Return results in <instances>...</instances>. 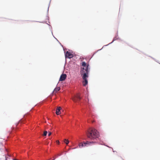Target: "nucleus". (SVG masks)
<instances>
[{"label":"nucleus","mask_w":160,"mask_h":160,"mask_svg":"<svg viewBox=\"0 0 160 160\" xmlns=\"http://www.w3.org/2000/svg\"><path fill=\"white\" fill-rule=\"evenodd\" d=\"M61 107H57L56 110V113L57 115H59L61 113L60 110L61 109Z\"/></svg>","instance_id":"obj_6"},{"label":"nucleus","mask_w":160,"mask_h":160,"mask_svg":"<svg viewBox=\"0 0 160 160\" xmlns=\"http://www.w3.org/2000/svg\"><path fill=\"white\" fill-rule=\"evenodd\" d=\"M60 89V88L59 87H57L55 88L54 91H53V92H57L59 91Z\"/></svg>","instance_id":"obj_8"},{"label":"nucleus","mask_w":160,"mask_h":160,"mask_svg":"<svg viewBox=\"0 0 160 160\" xmlns=\"http://www.w3.org/2000/svg\"><path fill=\"white\" fill-rule=\"evenodd\" d=\"M64 142L67 145L68 144L69 142V141L66 139H65Z\"/></svg>","instance_id":"obj_9"},{"label":"nucleus","mask_w":160,"mask_h":160,"mask_svg":"<svg viewBox=\"0 0 160 160\" xmlns=\"http://www.w3.org/2000/svg\"><path fill=\"white\" fill-rule=\"evenodd\" d=\"M82 66L84 67L81 69V74L82 75V78L83 79L82 82L83 85L86 86L88 83V81L87 78L88 77V73L89 71V69L88 68L89 65H87L86 63L83 62H82Z\"/></svg>","instance_id":"obj_1"},{"label":"nucleus","mask_w":160,"mask_h":160,"mask_svg":"<svg viewBox=\"0 0 160 160\" xmlns=\"http://www.w3.org/2000/svg\"><path fill=\"white\" fill-rule=\"evenodd\" d=\"M6 160H7V159H6Z\"/></svg>","instance_id":"obj_14"},{"label":"nucleus","mask_w":160,"mask_h":160,"mask_svg":"<svg viewBox=\"0 0 160 160\" xmlns=\"http://www.w3.org/2000/svg\"><path fill=\"white\" fill-rule=\"evenodd\" d=\"M81 99L79 94H77L72 98V100L75 102H76Z\"/></svg>","instance_id":"obj_3"},{"label":"nucleus","mask_w":160,"mask_h":160,"mask_svg":"<svg viewBox=\"0 0 160 160\" xmlns=\"http://www.w3.org/2000/svg\"><path fill=\"white\" fill-rule=\"evenodd\" d=\"M94 143V142L93 141H92V142L87 141L86 142H83L82 143V144H83V146H86V144H89L90 143Z\"/></svg>","instance_id":"obj_7"},{"label":"nucleus","mask_w":160,"mask_h":160,"mask_svg":"<svg viewBox=\"0 0 160 160\" xmlns=\"http://www.w3.org/2000/svg\"><path fill=\"white\" fill-rule=\"evenodd\" d=\"M87 137L93 140L98 137V132L94 128L89 129L87 132Z\"/></svg>","instance_id":"obj_2"},{"label":"nucleus","mask_w":160,"mask_h":160,"mask_svg":"<svg viewBox=\"0 0 160 160\" xmlns=\"http://www.w3.org/2000/svg\"><path fill=\"white\" fill-rule=\"evenodd\" d=\"M56 142H57V143H58V144H59V141H58V140L57 141H56Z\"/></svg>","instance_id":"obj_13"},{"label":"nucleus","mask_w":160,"mask_h":160,"mask_svg":"<svg viewBox=\"0 0 160 160\" xmlns=\"http://www.w3.org/2000/svg\"><path fill=\"white\" fill-rule=\"evenodd\" d=\"M51 134H52V133L51 132H49L48 134V136H50V135H51Z\"/></svg>","instance_id":"obj_12"},{"label":"nucleus","mask_w":160,"mask_h":160,"mask_svg":"<svg viewBox=\"0 0 160 160\" xmlns=\"http://www.w3.org/2000/svg\"><path fill=\"white\" fill-rule=\"evenodd\" d=\"M79 148H81L83 147V144L82 143L80 142L79 144Z\"/></svg>","instance_id":"obj_10"},{"label":"nucleus","mask_w":160,"mask_h":160,"mask_svg":"<svg viewBox=\"0 0 160 160\" xmlns=\"http://www.w3.org/2000/svg\"><path fill=\"white\" fill-rule=\"evenodd\" d=\"M47 133V131H45L44 132L43 135L44 136H46Z\"/></svg>","instance_id":"obj_11"},{"label":"nucleus","mask_w":160,"mask_h":160,"mask_svg":"<svg viewBox=\"0 0 160 160\" xmlns=\"http://www.w3.org/2000/svg\"><path fill=\"white\" fill-rule=\"evenodd\" d=\"M67 77V75L65 74H62L60 77L59 81H64Z\"/></svg>","instance_id":"obj_4"},{"label":"nucleus","mask_w":160,"mask_h":160,"mask_svg":"<svg viewBox=\"0 0 160 160\" xmlns=\"http://www.w3.org/2000/svg\"><path fill=\"white\" fill-rule=\"evenodd\" d=\"M65 57L68 58H70L73 57V55L70 52L67 51L65 54Z\"/></svg>","instance_id":"obj_5"}]
</instances>
